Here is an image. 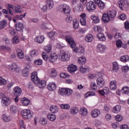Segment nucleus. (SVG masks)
Returning a JSON list of instances; mask_svg holds the SVG:
<instances>
[{
  "label": "nucleus",
  "instance_id": "15",
  "mask_svg": "<svg viewBox=\"0 0 129 129\" xmlns=\"http://www.w3.org/2000/svg\"><path fill=\"white\" fill-rule=\"evenodd\" d=\"M45 40V37L43 35L37 36L34 38V41L38 44H42Z\"/></svg>",
  "mask_w": 129,
  "mask_h": 129
},
{
  "label": "nucleus",
  "instance_id": "2",
  "mask_svg": "<svg viewBox=\"0 0 129 129\" xmlns=\"http://www.w3.org/2000/svg\"><path fill=\"white\" fill-rule=\"evenodd\" d=\"M59 57L61 60L63 62L69 61L70 59V54L68 52L66 51H61Z\"/></svg>",
  "mask_w": 129,
  "mask_h": 129
},
{
  "label": "nucleus",
  "instance_id": "57",
  "mask_svg": "<svg viewBox=\"0 0 129 129\" xmlns=\"http://www.w3.org/2000/svg\"><path fill=\"white\" fill-rule=\"evenodd\" d=\"M45 50L47 53H50L51 51H52V46L51 45H48L45 47Z\"/></svg>",
  "mask_w": 129,
  "mask_h": 129
},
{
  "label": "nucleus",
  "instance_id": "58",
  "mask_svg": "<svg viewBox=\"0 0 129 129\" xmlns=\"http://www.w3.org/2000/svg\"><path fill=\"white\" fill-rule=\"evenodd\" d=\"M6 84H7V80L2 77H0V85H6Z\"/></svg>",
  "mask_w": 129,
  "mask_h": 129
},
{
  "label": "nucleus",
  "instance_id": "21",
  "mask_svg": "<svg viewBox=\"0 0 129 129\" xmlns=\"http://www.w3.org/2000/svg\"><path fill=\"white\" fill-rule=\"evenodd\" d=\"M97 37L99 41H101L102 42H104L106 40V38L105 37V35L103 33H99Z\"/></svg>",
  "mask_w": 129,
  "mask_h": 129
},
{
  "label": "nucleus",
  "instance_id": "4",
  "mask_svg": "<svg viewBox=\"0 0 129 129\" xmlns=\"http://www.w3.org/2000/svg\"><path fill=\"white\" fill-rule=\"evenodd\" d=\"M86 9L88 12H93L96 9V5L94 2L90 1L87 3Z\"/></svg>",
  "mask_w": 129,
  "mask_h": 129
},
{
  "label": "nucleus",
  "instance_id": "37",
  "mask_svg": "<svg viewBox=\"0 0 129 129\" xmlns=\"http://www.w3.org/2000/svg\"><path fill=\"white\" fill-rule=\"evenodd\" d=\"M30 55L31 57H37L38 56V50L36 49H33L30 52Z\"/></svg>",
  "mask_w": 129,
  "mask_h": 129
},
{
  "label": "nucleus",
  "instance_id": "8",
  "mask_svg": "<svg viewBox=\"0 0 129 129\" xmlns=\"http://www.w3.org/2000/svg\"><path fill=\"white\" fill-rule=\"evenodd\" d=\"M98 75L99 77L97 79V85L98 86H99V87H103L105 83L104 80H103V79H102V78L100 77L101 76V73H99Z\"/></svg>",
  "mask_w": 129,
  "mask_h": 129
},
{
  "label": "nucleus",
  "instance_id": "26",
  "mask_svg": "<svg viewBox=\"0 0 129 129\" xmlns=\"http://www.w3.org/2000/svg\"><path fill=\"white\" fill-rule=\"evenodd\" d=\"M105 46L103 45L102 44H98L97 45V49L98 52L101 53H103L105 51Z\"/></svg>",
  "mask_w": 129,
  "mask_h": 129
},
{
  "label": "nucleus",
  "instance_id": "11",
  "mask_svg": "<svg viewBox=\"0 0 129 129\" xmlns=\"http://www.w3.org/2000/svg\"><path fill=\"white\" fill-rule=\"evenodd\" d=\"M13 94L15 96H21V94H22V89L20 87H16L13 90Z\"/></svg>",
  "mask_w": 129,
  "mask_h": 129
},
{
  "label": "nucleus",
  "instance_id": "25",
  "mask_svg": "<svg viewBox=\"0 0 129 129\" xmlns=\"http://www.w3.org/2000/svg\"><path fill=\"white\" fill-rule=\"evenodd\" d=\"M24 29V24L22 22L17 23L16 24V31H22Z\"/></svg>",
  "mask_w": 129,
  "mask_h": 129
},
{
  "label": "nucleus",
  "instance_id": "38",
  "mask_svg": "<svg viewBox=\"0 0 129 129\" xmlns=\"http://www.w3.org/2000/svg\"><path fill=\"white\" fill-rule=\"evenodd\" d=\"M86 62V58H85V56H81L78 59V63H79V64H85Z\"/></svg>",
  "mask_w": 129,
  "mask_h": 129
},
{
  "label": "nucleus",
  "instance_id": "3",
  "mask_svg": "<svg viewBox=\"0 0 129 129\" xmlns=\"http://www.w3.org/2000/svg\"><path fill=\"white\" fill-rule=\"evenodd\" d=\"M1 95L2 96V105H3V106H8V105H10V104H11V99L7 97V96L4 94H1Z\"/></svg>",
  "mask_w": 129,
  "mask_h": 129
},
{
  "label": "nucleus",
  "instance_id": "33",
  "mask_svg": "<svg viewBox=\"0 0 129 129\" xmlns=\"http://www.w3.org/2000/svg\"><path fill=\"white\" fill-rule=\"evenodd\" d=\"M2 119L4 121H6V122H9V121H11L12 120V117L11 116H8L6 114H3Z\"/></svg>",
  "mask_w": 129,
  "mask_h": 129
},
{
  "label": "nucleus",
  "instance_id": "28",
  "mask_svg": "<svg viewBox=\"0 0 129 129\" xmlns=\"http://www.w3.org/2000/svg\"><path fill=\"white\" fill-rule=\"evenodd\" d=\"M47 118L48 120H50V121H54V120L56 119V115H55V114L50 113L47 114Z\"/></svg>",
  "mask_w": 129,
  "mask_h": 129
},
{
  "label": "nucleus",
  "instance_id": "13",
  "mask_svg": "<svg viewBox=\"0 0 129 129\" xmlns=\"http://www.w3.org/2000/svg\"><path fill=\"white\" fill-rule=\"evenodd\" d=\"M80 23L82 26L86 25V14L83 13L80 15Z\"/></svg>",
  "mask_w": 129,
  "mask_h": 129
},
{
  "label": "nucleus",
  "instance_id": "39",
  "mask_svg": "<svg viewBox=\"0 0 129 129\" xmlns=\"http://www.w3.org/2000/svg\"><path fill=\"white\" fill-rule=\"evenodd\" d=\"M59 94L62 95V96H66V88H60L58 91Z\"/></svg>",
  "mask_w": 129,
  "mask_h": 129
},
{
  "label": "nucleus",
  "instance_id": "32",
  "mask_svg": "<svg viewBox=\"0 0 129 129\" xmlns=\"http://www.w3.org/2000/svg\"><path fill=\"white\" fill-rule=\"evenodd\" d=\"M21 102L23 105L27 106L30 103V100L28 99L27 98H23L21 99Z\"/></svg>",
  "mask_w": 129,
  "mask_h": 129
},
{
  "label": "nucleus",
  "instance_id": "16",
  "mask_svg": "<svg viewBox=\"0 0 129 129\" xmlns=\"http://www.w3.org/2000/svg\"><path fill=\"white\" fill-rule=\"evenodd\" d=\"M94 2L96 4H97L98 8L100 10H103V9L105 8L104 3H103L101 0H94Z\"/></svg>",
  "mask_w": 129,
  "mask_h": 129
},
{
  "label": "nucleus",
  "instance_id": "1",
  "mask_svg": "<svg viewBox=\"0 0 129 129\" xmlns=\"http://www.w3.org/2000/svg\"><path fill=\"white\" fill-rule=\"evenodd\" d=\"M58 11L60 12V13H62V14H64L66 16H68L69 14H70V7L69 6L64 4L60 5L58 8Z\"/></svg>",
  "mask_w": 129,
  "mask_h": 129
},
{
  "label": "nucleus",
  "instance_id": "9",
  "mask_svg": "<svg viewBox=\"0 0 129 129\" xmlns=\"http://www.w3.org/2000/svg\"><path fill=\"white\" fill-rule=\"evenodd\" d=\"M31 80L35 84H38V82H39L40 79L38 78V76H37V72H34L32 73Z\"/></svg>",
  "mask_w": 129,
  "mask_h": 129
},
{
  "label": "nucleus",
  "instance_id": "35",
  "mask_svg": "<svg viewBox=\"0 0 129 129\" xmlns=\"http://www.w3.org/2000/svg\"><path fill=\"white\" fill-rule=\"evenodd\" d=\"M80 113L81 115H87V113L88 112L87 111V109L85 108H82L80 110Z\"/></svg>",
  "mask_w": 129,
  "mask_h": 129
},
{
  "label": "nucleus",
  "instance_id": "34",
  "mask_svg": "<svg viewBox=\"0 0 129 129\" xmlns=\"http://www.w3.org/2000/svg\"><path fill=\"white\" fill-rule=\"evenodd\" d=\"M79 4V1L78 0H71V4L73 9H74Z\"/></svg>",
  "mask_w": 129,
  "mask_h": 129
},
{
  "label": "nucleus",
  "instance_id": "7",
  "mask_svg": "<svg viewBox=\"0 0 129 129\" xmlns=\"http://www.w3.org/2000/svg\"><path fill=\"white\" fill-rule=\"evenodd\" d=\"M22 114L23 118L29 119L32 118V114L31 113V111H30L29 109H24L22 111Z\"/></svg>",
  "mask_w": 129,
  "mask_h": 129
},
{
  "label": "nucleus",
  "instance_id": "10",
  "mask_svg": "<svg viewBox=\"0 0 129 129\" xmlns=\"http://www.w3.org/2000/svg\"><path fill=\"white\" fill-rule=\"evenodd\" d=\"M31 80L35 84H38V82H39L40 79L38 78V76H37V72H34L32 73Z\"/></svg>",
  "mask_w": 129,
  "mask_h": 129
},
{
  "label": "nucleus",
  "instance_id": "20",
  "mask_svg": "<svg viewBox=\"0 0 129 129\" xmlns=\"http://www.w3.org/2000/svg\"><path fill=\"white\" fill-rule=\"evenodd\" d=\"M100 114V111L98 109H94L91 112V115L92 117H97Z\"/></svg>",
  "mask_w": 129,
  "mask_h": 129
},
{
  "label": "nucleus",
  "instance_id": "48",
  "mask_svg": "<svg viewBox=\"0 0 129 129\" xmlns=\"http://www.w3.org/2000/svg\"><path fill=\"white\" fill-rule=\"evenodd\" d=\"M0 49L2 51H10V50H11V47L6 45H2L0 46Z\"/></svg>",
  "mask_w": 129,
  "mask_h": 129
},
{
  "label": "nucleus",
  "instance_id": "12",
  "mask_svg": "<svg viewBox=\"0 0 129 129\" xmlns=\"http://www.w3.org/2000/svg\"><path fill=\"white\" fill-rule=\"evenodd\" d=\"M68 70L70 73L73 74L75 73L76 71H77V67L73 64H70L68 67Z\"/></svg>",
  "mask_w": 129,
  "mask_h": 129
},
{
  "label": "nucleus",
  "instance_id": "36",
  "mask_svg": "<svg viewBox=\"0 0 129 129\" xmlns=\"http://www.w3.org/2000/svg\"><path fill=\"white\" fill-rule=\"evenodd\" d=\"M50 110L51 112H52V113H56V112H58L59 109L57 106L53 105L50 107Z\"/></svg>",
  "mask_w": 129,
  "mask_h": 129
},
{
  "label": "nucleus",
  "instance_id": "61",
  "mask_svg": "<svg viewBox=\"0 0 129 129\" xmlns=\"http://www.w3.org/2000/svg\"><path fill=\"white\" fill-rule=\"evenodd\" d=\"M42 56L43 60H44L45 61H47V60L49 59V57H48V55H47V53L45 52H43L42 53Z\"/></svg>",
  "mask_w": 129,
  "mask_h": 129
},
{
  "label": "nucleus",
  "instance_id": "41",
  "mask_svg": "<svg viewBox=\"0 0 129 129\" xmlns=\"http://www.w3.org/2000/svg\"><path fill=\"white\" fill-rule=\"evenodd\" d=\"M118 64H117V62H113V71L114 72H117L118 71Z\"/></svg>",
  "mask_w": 129,
  "mask_h": 129
},
{
  "label": "nucleus",
  "instance_id": "17",
  "mask_svg": "<svg viewBox=\"0 0 129 129\" xmlns=\"http://www.w3.org/2000/svg\"><path fill=\"white\" fill-rule=\"evenodd\" d=\"M84 9V7L83 6V5H82L80 2L79 3V4H77V6H76L74 10L75 12H82L83 11V9Z\"/></svg>",
  "mask_w": 129,
  "mask_h": 129
},
{
  "label": "nucleus",
  "instance_id": "40",
  "mask_svg": "<svg viewBox=\"0 0 129 129\" xmlns=\"http://www.w3.org/2000/svg\"><path fill=\"white\" fill-rule=\"evenodd\" d=\"M120 61L125 63V62H127L129 61V56L128 55H123L120 57Z\"/></svg>",
  "mask_w": 129,
  "mask_h": 129
},
{
  "label": "nucleus",
  "instance_id": "19",
  "mask_svg": "<svg viewBox=\"0 0 129 129\" xmlns=\"http://www.w3.org/2000/svg\"><path fill=\"white\" fill-rule=\"evenodd\" d=\"M46 5L48 8V10H52V8L54 7L53 0H47Z\"/></svg>",
  "mask_w": 129,
  "mask_h": 129
},
{
  "label": "nucleus",
  "instance_id": "55",
  "mask_svg": "<svg viewBox=\"0 0 129 129\" xmlns=\"http://www.w3.org/2000/svg\"><path fill=\"white\" fill-rule=\"evenodd\" d=\"M50 76L51 77H56L57 76V71L55 69H52L50 74Z\"/></svg>",
  "mask_w": 129,
  "mask_h": 129
},
{
  "label": "nucleus",
  "instance_id": "56",
  "mask_svg": "<svg viewBox=\"0 0 129 129\" xmlns=\"http://www.w3.org/2000/svg\"><path fill=\"white\" fill-rule=\"evenodd\" d=\"M94 30L95 32H98L102 31V28L99 26H95L94 27Z\"/></svg>",
  "mask_w": 129,
  "mask_h": 129
},
{
  "label": "nucleus",
  "instance_id": "53",
  "mask_svg": "<svg viewBox=\"0 0 129 129\" xmlns=\"http://www.w3.org/2000/svg\"><path fill=\"white\" fill-rule=\"evenodd\" d=\"M22 75L26 77L27 76H29V70L28 69H24L22 71Z\"/></svg>",
  "mask_w": 129,
  "mask_h": 129
},
{
  "label": "nucleus",
  "instance_id": "23",
  "mask_svg": "<svg viewBox=\"0 0 129 129\" xmlns=\"http://www.w3.org/2000/svg\"><path fill=\"white\" fill-rule=\"evenodd\" d=\"M8 25V21L7 20H3L0 21V30H3L7 27Z\"/></svg>",
  "mask_w": 129,
  "mask_h": 129
},
{
  "label": "nucleus",
  "instance_id": "30",
  "mask_svg": "<svg viewBox=\"0 0 129 129\" xmlns=\"http://www.w3.org/2000/svg\"><path fill=\"white\" fill-rule=\"evenodd\" d=\"M91 19L92 20L93 23H94V24H97L99 23V18H98L97 16H96L95 15H92L91 16Z\"/></svg>",
  "mask_w": 129,
  "mask_h": 129
},
{
  "label": "nucleus",
  "instance_id": "14",
  "mask_svg": "<svg viewBox=\"0 0 129 129\" xmlns=\"http://www.w3.org/2000/svg\"><path fill=\"white\" fill-rule=\"evenodd\" d=\"M57 59H58V55H57V53H51L50 56L48 57V61L51 62H55Z\"/></svg>",
  "mask_w": 129,
  "mask_h": 129
},
{
  "label": "nucleus",
  "instance_id": "54",
  "mask_svg": "<svg viewBox=\"0 0 129 129\" xmlns=\"http://www.w3.org/2000/svg\"><path fill=\"white\" fill-rule=\"evenodd\" d=\"M20 41V39L17 36H14L12 39V43L14 44H18Z\"/></svg>",
  "mask_w": 129,
  "mask_h": 129
},
{
  "label": "nucleus",
  "instance_id": "64",
  "mask_svg": "<svg viewBox=\"0 0 129 129\" xmlns=\"http://www.w3.org/2000/svg\"><path fill=\"white\" fill-rule=\"evenodd\" d=\"M19 124L20 125V129H25V125L24 124V121L23 120H19Z\"/></svg>",
  "mask_w": 129,
  "mask_h": 129
},
{
  "label": "nucleus",
  "instance_id": "63",
  "mask_svg": "<svg viewBox=\"0 0 129 129\" xmlns=\"http://www.w3.org/2000/svg\"><path fill=\"white\" fill-rule=\"evenodd\" d=\"M116 121H121L122 120V116L120 115H117L115 116Z\"/></svg>",
  "mask_w": 129,
  "mask_h": 129
},
{
  "label": "nucleus",
  "instance_id": "46",
  "mask_svg": "<svg viewBox=\"0 0 129 129\" xmlns=\"http://www.w3.org/2000/svg\"><path fill=\"white\" fill-rule=\"evenodd\" d=\"M72 93H73V90L69 88H66V96H70Z\"/></svg>",
  "mask_w": 129,
  "mask_h": 129
},
{
  "label": "nucleus",
  "instance_id": "44",
  "mask_svg": "<svg viewBox=\"0 0 129 129\" xmlns=\"http://www.w3.org/2000/svg\"><path fill=\"white\" fill-rule=\"evenodd\" d=\"M9 69L11 70V71H16V70L18 69V66H17V64L13 63L9 67Z\"/></svg>",
  "mask_w": 129,
  "mask_h": 129
},
{
  "label": "nucleus",
  "instance_id": "43",
  "mask_svg": "<svg viewBox=\"0 0 129 129\" xmlns=\"http://www.w3.org/2000/svg\"><path fill=\"white\" fill-rule=\"evenodd\" d=\"M73 27L74 29H78V27H79V22L77 21V19H75L73 20Z\"/></svg>",
  "mask_w": 129,
  "mask_h": 129
},
{
  "label": "nucleus",
  "instance_id": "18",
  "mask_svg": "<svg viewBox=\"0 0 129 129\" xmlns=\"http://www.w3.org/2000/svg\"><path fill=\"white\" fill-rule=\"evenodd\" d=\"M57 88V86L55 83H50L47 85V89L50 91H53Z\"/></svg>",
  "mask_w": 129,
  "mask_h": 129
},
{
  "label": "nucleus",
  "instance_id": "24",
  "mask_svg": "<svg viewBox=\"0 0 129 129\" xmlns=\"http://www.w3.org/2000/svg\"><path fill=\"white\" fill-rule=\"evenodd\" d=\"M17 56L18 58H20V59H23L24 57H25V54H24V52H23V50L20 49H18L17 50Z\"/></svg>",
  "mask_w": 129,
  "mask_h": 129
},
{
  "label": "nucleus",
  "instance_id": "47",
  "mask_svg": "<svg viewBox=\"0 0 129 129\" xmlns=\"http://www.w3.org/2000/svg\"><path fill=\"white\" fill-rule=\"evenodd\" d=\"M108 16L110 18H114L115 16H116V12L114 11H110L108 13H107Z\"/></svg>",
  "mask_w": 129,
  "mask_h": 129
},
{
  "label": "nucleus",
  "instance_id": "22",
  "mask_svg": "<svg viewBox=\"0 0 129 129\" xmlns=\"http://www.w3.org/2000/svg\"><path fill=\"white\" fill-rule=\"evenodd\" d=\"M116 81H112L110 83V89L111 90H115L117 88Z\"/></svg>",
  "mask_w": 129,
  "mask_h": 129
},
{
  "label": "nucleus",
  "instance_id": "29",
  "mask_svg": "<svg viewBox=\"0 0 129 129\" xmlns=\"http://www.w3.org/2000/svg\"><path fill=\"white\" fill-rule=\"evenodd\" d=\"M102 20L104 23H108V21L110 20V17L108 14H104L102 16Z\"/></svg>",
  "mask_w": 129,
  "mask_h": 129
},
{
  "label": "nucleus",
  "instance_id": "5",
  "mask_svg": "<svg viewBox=\"0 0 129 129\" xmlns=\"http://www.w3.org/2000/svg\"><path fill=\"white\" fill-rule=\"evenodd\" d=\"M118 5L120 9L122 11L124 9L129 8V4L126 0H119L118 2Z\"/></svg>",
  "mask_w": 129,
  "mask_h": 129
},
{
  "label": "nucleus",
  "instance_id": "51",
  "mask_svg": "<svg viewBox=\"0 0 129 129\" xmlns=\"http://www.w3.org/2000/svg\"><path fill=\"white\" fill-rule=\"evenodd\" d=\"M17 109L18 108L15 105H12L10 107V111L11 112H13V113H16V112H17Z\"/></svg>",
  "mask_w": 129,
  "mask_h": 129
},
{
  "label": "nucleus",
  "instance_id": "52",
  "mask_svg": "<svg viewBox=\"0 0 129 129\" xmlns=\"http://www.w3.org/2000/svg\"><path fill=\"white\" fill-rule=\"evenodd\" d=\"M78 111H79V109L77 107H73L71 110V112L73 114H76V113H78Z\"/></svg>",
  "mask_w": 129,
  "mask_h": 129
},
{
  "label": "nucleus",
  "instance_id": "59",
  "mask_svg": "<svg viewBox=\"0 0 129 129\" xmlns=\"http://www.w3.org/2000/svg\"><path fill=\"white\" fill-rule=\"evenodd\" d=\"M122 72H124V73H126L127 71L129 70V67L128 66H124L122 67L121 68Z\"/></svg>",
  "mask_w": 129,
  "mask_h": 129
},
{
  "label": "nucleus",
  "instance_id": "42",
  "mask_svg": "<svg viewBox=\"0 0 129 129\" xmlns=\"http://www.w3.org/2000/svg\"><path fill=\"white\" fill-rule=\"evenodd\" d=\"M120 109H121V107L120 105H116L113 108V112L115 113H118L120 111Z\"/></svg>",
  "mask_w": 129,
  "mask_h": 129
},
{
  "label": "nucleus",
  "instance_id": "45",
  "mask_svg": "<svg viewBox=\"0 0 129 129\" xmlns=\"http://www.w3.org/2000/svg\"><path fill=\"white\" fill-rule=\"evenodd\" d=\"M121 91L124 94H128L129 88L127 86L124 87L122 88Z\"/></svg>",
  "mask_w": 129,
  "mask_h": 129
},
{
  "label": "nucleus",
  "instance_id": "27",
  "mask_svg": "<svg viewBox=\"0 0 129 129\" xmlns=\"http://www.w3.org/2000/svg\"><path fill=\"white\" fill-rule=\"evenodd\" d=\"M36 85H38L39 88H44L46 86V81H38L37 84H36Z\"/></svg>",
  "mask_w": 129,
  "mask_h": 129
},
{
  "label": "nucleus",
  "instance_id": "60",
  "mask_svg": "<svg viewBox=\"0 0 129 129\" xmlns=\"http://www.w3.org/2000/svg\"><path fill=\"white\" fill-rule=\"evenodd\" d=\"M41 124L42 125H45L47 123V118L43 117L42 120L39 121Z\"/></svg>",
  "mask_w": 129,
  "mask_h": 129
},
{
  "label": "nucleus",
  "instance_id": "50",
  "mask_svg": "<svg viewBox=\"0 0 129 129\" xmlns=\"http://www.w3.org/2000/svg\"><path fill=\"white\" fill-rule=\"evenodd\" d=\"M60 108L62 109H70V105L69 104H61L60 105Z\"/></svg>",
  "mask_w": 129,
  "mask_h": 129
},
{
  "label": "nucleus",
  "instance_id": "6",
  "mask_svg": "<svg viewBox=\"0 0 129 129\" xmlns=\"http://www.w3.org/2000/svg\"><path fill=\"white\" fill-rule=\"evenodd\" d=\"M66 40L68 42V44L70 45L71 48L73 49L76 47V43L74 41L73 38L70 36H68L66 37Z\"/></svg>",
  "mask_w": 129,
  "mask_h": 129
},
{
  "label": "nucleus",
  "instance_id": "62",
  "mask_svg": "<svg viewBox=\"0 0 129 129\" xmlns=\"http://www.w3.org/2000/svg\"><path fill=\"white\" fill-rule=\"evenodd\" d=\"M93 95H95V93L94 92H88L85 95L86 97H88V96H93Z\"/></svg>",
  "mask_w": 129,
  "mask_h": 129
},
{
  "label": "nucleus",
  "instance_id": "49",
  "mask_svg": "<svg viewBox=\"0 0 129 129\" xmlns=\"http://www.w3.org/2000/svg\"><path fill=\"white\" fill-rule=\"evenodd\" d=\"M34 64L36 66H40L43 64V60L41 59H38L34 60Z\"/></svg>",
  "mask_w": 129,
  "mask_h": 129
},
{
  "label": "nucleus",
  "instance_id": "31",
  "mask_svg": "<svg viewBox=\"0 0 129 129\" xmlns=\"http://www.w3.org/2000/svg\"><path fill=\"white\" fill-rule=\"evenodd\" d=\"M85 39V41L88 42H91L93 40V35L92 34H88L86 36Z\"/></svg>",
  "mask_w": 129,
  "mask_h": 129
}]
</instances>
